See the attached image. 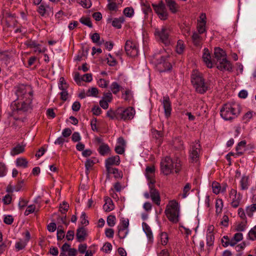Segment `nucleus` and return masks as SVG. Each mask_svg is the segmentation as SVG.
<instances>
[{"instance_id":"nucleus-1","label":"nucleus","mask_w":256,"mask_h":256,"mask_svg":"<svg viewBox=\"0 0 256 256\" xmlns=\"http://www.w3.org/2000/svg\"><path fill=\"white\" fill-rule=\"evenodd\" d=\"M17 98L10 104L11 116L23 114L32 109V90L30 86L18 84L15 87Z\"/></svg>"},{"instance_id":"nucleus-2","label":"nucleus","mask_w":256,"mask_h":256,"mask_svg":"<svg viewBox=\"0 0 256 256\" xmlns=\"http://www.w3.org/2000/svg\"><path fill=\"white\" fill-rule=\"evenodd\" d=\"M202 59L208 68H212L213 63H215L216 68L220 71L232 72V66L230 61L226 58V53L224 50L220 47L214 48V58L212 60L208 48H204Z\"/></svg>"},{"instance_id":"nucleus-3","label":"nucleus","mask_w":256,"mask_h":256,"mask_svg":"<svg viewBox=\"0 0 256 256\" xmlns=\"http://www.w3.org/2000/svg\"><path fill=\"white\" fill-rule=\"evenodd\" d=\"M156 168L154 166H147L145 170V176L148 180V186L150 189L151 194V198L154 202L156 205L160 206V198L159 192L155 188L156 179H155Z\"/></svg>"},{"instance_id":"nucleus-4","label":"nucleus","mask_w":256,"mask_h":256,"mask_svg":"<svg viewBox=\"0 0 256 256\" xmlns=\"http://www.w3.org/2000/svg\"><path fill=\"white\" fill-rule=\"evenodd\" d=\"M240 112V105L236 102L224 104L220 110V116L226 120L234 119Z\"/></svg>"},{"instance_id":"nucleus-5","label":"nucleus","mask_w":256,"mask_h":256,"mask_svg":"<svg viewBox=\"0 0 256 256\" xmlns=\"http://www.w3.org/2000/svg\"><path fill=\"white\" fill-rule=\"evenodd\" d=\"M191 82L198 94H204L208 90V84L205 82L202 74L198 71H193L191 75Z\"/></svg>"},{"instance_id":"nucleus-6","label":"nucleus","mask_w":256,"mask_h":256,"mask_svg":"<svg viewBox=\"0 0 256 256\" xmlns=\"http://www.w3.org/2000/svg\"><path fill=\"white\" fill-rule=\"evenodd\" d=\"M179 212L178 204L176 200H172L166 206L164 213L170 222L176 224L178 222Z\"/></svg>"},{"instance_id":"nucleus-7","label":"nucleus","mask_w":256,"mask_h":256,"mask_svg":"<svg viewBox=\"0 0 256 256\" xmlns=\"http://www.w3.org/2000/svg\"><path fill=\"white\" fill-rule=\"evenodd\" d=\"M171 32V28L166 26H162L160 29H156L154 35L160 42L165 46H168L170 44Z\"/></svg>"},{"instance_id":"nucleus-8","label":"nucleus","mask_w":256,"mask_h":256,"mask_svg":"<svg viewBox=\"0 0 256 256\" xmlns=\"http://www.w3.org/2000/svg\"><path fill=\"white\" fill-rule=\"evenodd\" d=\"M152 6L154 12L161 20H165L168 19V14L166 4L162 0H160L158 4H152Z\"/></svg>"},{"instance_id":"nucleus-9","label":"nucleus","mask_w":256,"mask_h":256,"mask_svg":"<svg viewBox=\"0 0 256 256\" xmlns=\"http://www.w3.org/2000/svg\"><path fill=\"white\" fill-rule=\"evenodd\" d=\"M174 161L170 156H166L162 160L160 164L162 172L166 176L170 174L174 169Z\"/></svg>"},{"instance_id":"nucleus-10","label":"nucleus","mask_w":256,"mask_h":256,"mask_svg":"<svg viewBox=\"0 0 256 256\" xmlns=\"http://www.w3.org/2000/svg\"><path fill=\"white\" fill-rule=\"evenodd\" d=\"M117 114H119L120 120L126 121L133 118L135 114V110L134 108L130 106L126 108H119Z\"/></svg>"},{"instance_id":"nucleus-11","label":"nucleus","mask_w":256,"mask_h":256,"mask_svg":"<svg viewBox=\"0 0 256 256\" xmlns=\"http://www.w3.org/2000/svg\"><path fill=\"white\" fill-rule=\"evenodd\" d=\"M168 56H162L157 60V67L160 72H165L172 70V65L169 60Z\"/></svg>"},{"instance_id":"nucleus-12","label":"nucleus","mask_w":256,"mask_h":256,"mask_svg":"<svg viewBox=\"0 0 256 256\" xmlns=\"http://www.w3.org/2000/svg\"><path fill=\"white\" fill-rule=\"evenodd\" d=\"M124 49L126 54L130 57L138 56V54L137 44L130 40H128L125 44Z\"/></svg>"},{"instance_id":"nucleus-13","label":"nucleus","mask_w":256,"mask_h":256,"mask_svg":"<svg viewBox=\"0 0 256 256\" xmlns=\"http://www.w3.org/2000/svg\"><path fill=\"white\" fill-rule=\"evenodd\" d=\"M162 104L164 109L165 116L168 118L171 115L172 108V103L168 96H163Z\"/></svg>"},{"instance_id":"nucleus-14","label":"nucleus","mask_w":256,"mask_h":256,"mask_svg":"<svg viewBox=\"0 0 256 256\" xmlns=\"http://www.w3.org/2000/svg\"><path fill=\"white\" fill-rule=\"evenodd\" d=\"M201 146L200 144L196 143L192 145L190 150V157L192 162H196L198 158Z\"/></svg>"},{"instance_id":"nucleus-15","label":"nucleus","mask_w":256,"mask_h":256,"mask_svg":"<svg viewBox=\"0 0 256 256\" xmlns=\"http://www.w3.org/2000/svg\"><path fill=\"white\" fill-rule=\"evenodd\" d=\"M120 158L118 155L108 158L106 159L105 161V166L108 172H110L111 166H118L120 164Z\"/></svg>"},{"instance_id":"nucleus-16","label":"nucleus","mask_w":256,"mask_h":256,"mask_svg":"<svg viewBox=\"0 0 256 256\" xmlns=\"http://www.w3.org/2000/svg\"><path fill=\"white\" fill-rule=\"evenodd\" d=\"M166 4L172 14H176L180 10V6L174 0H165Z\"/></svg>"},{"instance_id":"nucleus-17","label":"nucleus","mask_w":256,"mask_h":256,"mask_svg":"<svg viewBox=\"0 0 256 256\" xmlns=\"http://www.w3.org/2000/svg\"><path fill=\"white\" fill-rule=\"evenodd\" d=\"M105 204L103 206L104 210L107 212L112 211L114 209V204L112 200L108 197H104Z\"/></svg>"},{"instance_id":"nucleus-18","label":"nucleus","mask_w":256,"mask_h":256,"mask_svg":"<svg viewBox=\"0 0 256 256\" xmlns=\"http://www.w3.org/2000/svg\"><path fill=\"white\" fill-rule=\"evenodd\" d=\"M206 16H204V18H201V20H198V23L197 25V30L198 31V34H202L204 33L206 30Z\"/></svg>"},{"instance_id":"nucleus-19","label":"nucleus","mask_w":256,"mask_h":256,"mask_svg":"<svg viewBox=\"0 0 256 256\" xmlns=\"http://www.w3.org/2000/svg\"><path fill=\"white\" fill-rule=\"evenodd\" d=\"M142 226L144 231L146 233V236H148V240L150 242H152L153 240V235L152 230L150 226L144 222H143L142 224Z\"/></svg>"},{"instance_id":"nucleus-20","label":"nucleus","mask_w":256,"mask_h":256,"mask_svg":"<svg viewBox=\"0 0 256 256\" xmlns=\"http://www.w3.org/2000/svg\"><path fill=\"white\" fill-rule=\"evenodd\" d=\"M98 151L101 156H104L110 152V149L108 144H102L98 148Z\"/></svg>"},{"instance_id":"nucleus-21","label":"nucleus","mask_w":256,"mask_h":256,"mask_svg":"<svg viewBox=\"0 0 256 256\" xmlns=\"http://www.w3.org/2000/svg\"><path fill=\"white\" fill-rule=\"evenodd\" d=\"M96 160L95 158H88L86 160L85 162V167H86V173L87 175L90 172V170L92 169V166L94 164H96Z\"/></svg>"},{"instance_id":"nucleus-22","label":"nucleus","mask_w":256,"mask_h":256,"mask_svg":"<svg viewBox=\"0 0 256 256\" xmlns=\"http://www.w3.org/2000/svg\"><path fill=\"white\" fill-rule=\"evenodd\" d=\"M192 41L194 44L196 46H199L202 45V38L200 34L194 32L192 36Z\"/></svg>"},{"instance_id":"nucleus-23","label":"nucleus","mask_w":256,"mask_h":256,"mask_svg":"<svg viewBox=\"0 0 256 256\" xmlns=\"http://www.w3.org/2000/svg\"><path fill=\"white\" fill-rule=\"evenodd\" d=\"M246 142L245 140H242L239 142L236 148V155L238 156H242L244 154V152L241 151L242 148H244L246 146Z\"/></svg>"},{"instance_id":"nucleus-24","label":"nucleus","mask_w":256,"mask_h":256,"mask_svg":"<svg viewBox=\"0 0 256 256\" xmlns=\"http://www.w3.org/2000/svg\"><path fill=\"white\" fill-rule=\"evenodd\" d=\"M118 114V108L116 110L110 109L107 112L106 116L111 120H120L119 114Z\"/></svg>"},{"instance_id":"nucleus-25","label":"nucleus","mask_w":256,"mask_h":256,"mask_svg":"<svg viewBox=\"0 0 256 256\" xmlns=\"http://www.w3.org/2000/svg\"><path fill=\"white\" fill-rule=\"evenodd\" d=\"M124 18L123 16L120 17L119 18H115L112 21V26L118 29L122 28V24L124 22Z\"/></svg>"},{"instance_id":"nucleus-26","label":"nucleus","mask_w":256,"mask_h":256,"mask_svg":"<svg viewBox=\"0 0 256 256\" xmlns=\"http://www.w3.org/2000/svg\"><path fill=\"white\" fill-rule=\"evenodd\" d=\"M16 165L17 166L26 168L28 166V161L24 158H18L16 160Z\"/></svg>"},{"instance_id":"nucleus-27","label":"nucleus","mask_w":256,"mask_h":256,"mask_svg":"<svg viewBox=\"0 0 256 256\" xmlns=\"http://www.w3.org/2000/svg\"><path fill=\"white\" fill-rule=\"evenodd\" d=\"M24 151V146H20V144L16 145L15 147H14L12 152L11 154L12 156L18 154H20Z\"/></svg>"},{"instance_id":"nucleus-28","label":"nucleus","mask_w":256,"mask_h":256,"mask_svg":"<svg viewBox=\"0 0 256 256\" xmlns=\"http://www.w3.org/2000/svg\"><path fill=\"white\" fill-rule=\"evenodd\" d=\"M184 48L185 46L183 40H179L177 42L176 48V52L179 54H182L184 50Z\"/></svg>"},{"instance_id":"nucleus-29","label":"nucleus","mask_w":256,"mask_h":256,"mask_svg":"<svg viewBox=\"0 0 256 256\" xmlns=\"http://www.w3.org/2000/svg\"><path fill=\"white\" fill-rule=\"evenodd\" d=\"M118 236L119 238L120 239L124 238L128 234V229L122 228V226H118Z\"/></svg>"},{"instance_id":"nucleus-30","label":"nucleus","mask_w":256,"mask_h":256,"mask_svg":"<svg viewBox=\"0 0 256 256\" xmlns=\"http://www.w3.org/2000/svg\"><path fill=\"white\" fill-rule=\"evenodd\" d=\"M122 89V87L117 82H112L110 86V90L114 94H117Z\"/></svg>"},{"instance_id":"nucleus-31","label":"nucleus","mask_w":256,"mask_h":256,"mask_svg":"<svg viewBox=\"0 0 256 256\" xmlns=\"http://www.w3.org/2000/svg\"><path fill=\"white\" fill-rule=\"evenodd\" d=\"M214 236L212 232H210L206 235V244L208 246H213Z\"/></svg>"},{"instance_id":"nucleus-32","label":"nucleus","mask_w":256,"mask_h":256,"mask_svg":"<svg viewBox=\"0 0 256 256\" xmlns=\"http://www.w3.org/2000/svg\"><path fill=\"white\" fill-rule=\"evenodd\" d=\"M223 208V202L222 199L218 198L216 200V212L217 214H220L222 211V208Z\"/></svg>"},{"instance_id":"nucleus-33","label":"nucleus","mask_w":256,"mask_h":256,"mask_svg":"<svg viewBox=\"0 0 256 256\" xmlns=\"http://www.w3.org/2000/svg\"><path fill=\"white\" fill-rule=\"evenodd\" d=\"M248 176H243L240 181V187L242 190H246L248 188Z\"/></svg>"},{"instance_id":"nucleus-34","label":"nucleus","mask_w":256,"mask_h":256,"mask_svg":"<svg viewBox=\"0 0 256 256\" xmlns=\"http://www.w3.org/2000/svg\"><path fill=\"white\" fill-rule=\"evenodd\" d=\"M212 192L214 194H218L220 192L221 186L220 183L214 181L212 183Z\"/></svg>"},{"instance_id":"nucleus-35","label":"nucleus","mask_w":256,"mask_h":256,"mask_svg":"<svg viewBox=\"0 0 256 256\" xmlns=\"http://www.w3.org/2000/svg\"><path fill=\"white\" fill-rule=\"evenodd\" d=\"M69 208V204L66 202H63L60 204L59 206V210L62 214H65L68 210Z\"/></svg>"},{"instance_id":"nucleus-36","label":"nucleus","mask_w":256,"mask_h":256,"mask_svg":"<svg viewBox=\"0 0 256 256\" xmlns=\"http://www.w3.org/2000/svg\"><path fill=\"white\" fill-rule=\"evenodd\" d=\"M98 94V90L96 88H92L90 89H88V90L86 92V96H94L97 97Z\"/></svg>"},{"instance_id":"nucleus-37","label":"nucleus","mask_w":256,"mask_h":256,"mask_svg":"<svg viewBox=\"0 0 256 256\" xmlns=\"http://www.w3.org/2000/svg\"><path fill=\"white\" fill-rule=\"evenodd\" d=\"M24 44L30 48H38L40 46V44H37L35 41L32 40H26Z\"/></svg>"},{"instance_id":"nucleus-38","label":"nucleus","mask_w":256,"mask_h":256,"mask_svg":"<svg viewBox=\"0 0 256 256\" xmlns=\"http://www.w3.org/2000/svg\"><path fill=\"white\" fill-rule=\"evenodd\" d=\"M172 160L174 161V168L175 169V172L178 174L181 170L180 161L178 158Z\"/></svg>"},{"instance_id":"nucleus-39","label":"nucleus","mask_w":256,"mask_h":256,"mask_svg":"<svg viewBox=\"0 0 256 256\" xmlns=\"http://www.w3.org/2000/svg\"><path fill=\"white\" fill-rule=\"evenodd\" d=\"M248 236L252 240H256V225L249 231Z\"/></svg>"},{"instance_id":"nucleus-40","label":"nucleus","mask_w":256,"mask_h":256,"mask_svg":"<svg viewBox=\"0 0 256 256\" xmlns=\"http://www.w3.org/2000/svg\"><path fill=\"white\" fill-rule=\"evenodd\" d=\"M81 24H82L90 28L92 27V24L90 20V18L88 17H82Z\"/></svg>"},{"instance_id":"nucleus-41","label":"nucleus","mask_w":256,"mask_h":256,"mask_svg":"<svg viewBox=\"0 0 256 256\" xmlns=\"http://www.w3.org/2000/svg\"><path fill=\"white\" fill-rule=\"evenodd\" d=\"M109 173L113 174H114V177L116 178H122V172H119L117 168H111L110 172Z\"/></svg>"},{"instance_id":"nucleus-42","label":"nucleus","mask_w":256,"mask_h":256,"mask_svg":"<svg viewBox=\"0 0 256 256\" xmlns=\"http://www.w3.org/2000/svg\"><path fill=\"white\" fill-rule=\"evenodd\" d=\"M62 226H58L57 231V239L58 240H62L64 237V232L62 229Z\"/></svg>"},{"instance_id":"nucleus-43","label":"nucleus","mask_w":256,"mask_h":256,"mask_svg":"<svg viewBox=\"0 0 256 256\" xmlns=\"http://www.w3.org/2000/svg\"><path fill=\"white\" fill-rule=\"evenodd\" d=\"M92 80V74L88 73L81 76V81L90 82Z\"/></svg>"},{"instance_id":"nucleus-44","label":"nucleus","mask_w":256,"mask_h":256,"mask_svg":"<svg viewBox=\"0 0 256 256\" xmlns=\"http://www.w3.org/2000/svg\"><path fill=\"white\" fill-rule=\"evenodd\" d=\"M116 218L114 216L110 215L107 218V224L110 226H113L116 224Z\"/></svg>"},{"instance_id":"nucleus-45","label":"nucleus","mask_w":256,"mask_h":256,"mask_svg":"<svg viewBox=\"0 0 256 256\" xmlns=\"http://www.w3.org/2000/svg\"><path fill=\"white\" fill-rule=\"evenodd\" d=\"M161 243L165 246L167 244L168 240V235L166 232H162L160 234Z\"/></svg>"},{"instance_id":"nucleus-46","label":"nucleus","mask_w":256,"mask_h":256,"mask_svg":"<svg viewBox=\"0 0 256 256\" xmlns=\"http://www.w3.org/2000/svg\"><path fill=\"white\" fill-rule=\"evenodd\" d=\"M256 210V204H252L250 208L246 210V214L249 217H252L253 212Z\"/></svg>"},{"instance_id":"nucleus-47","label":"nucleus","mask_w":256,"mask_h":256,"mask_svg":"<svg viewBox=\"0 0 256 256\" xmlns=\"http://www.w3.org/2000/svg\"><path fill=\"white\" fill-rule=\"evenodd\" d=\"M10 59V56L6 51L0 52V61L7 62Z\"/></svg>"},{"instance_id":"nucleus-48","label":"nucleus","mask_w":256,"mask_h":256,"mask_svg":"<svg viewBox=\"0 0 256 256\" xmlns=\"http://www.w3.org/2000/svg\"><path fill=\"white\" fill-rule=\"evenodd\" d=\"M124 14L126 16L130 18L134 15V9L132 8H126L124 10Z\"/></svg>"},{"instance_id":"nucleus-49","label":"nucleus","mask_w":256,"mask_h":256,"mask_svg":"<svg viewBox=\"0 0 256 256\" xmlns=\"http://www.w3.org/2000/svg\"><path fill=\"white\" fill-rule=\"evenodd\" d=\"M59 88L61 90H66L68 88V85L65 82L63 77H61L60 79Z\"/></svg>"},{"instance_id":"nucleus-50","label":"nucleus","mask_w":256,"mask_h":256,"mask_svg":"<svg viewBox=\"0 0 256 256\" xmlns=\"http://www.w3.org/2000/svg\"><path fill=\"white\" fill-rule=\"evenodd\" d=\"M109 84V81L106 80L104 78H100L98 81V86L102 88H106L108 87Z\"/></svg>"},{"instance_id":"nucleus-51","label":"nucleus","mask_w":256,"mask_h":256,"mask_svg":"<svg viewBox=\"0 0 256 256\" xmlns=\"http://www.w3.org/2000/svg\"><path fill=\"white\" fill-rule=\"evenodd\" d=\"M38 12L39 14L42 16H44L46 14V7L42 4L38 8Z\"/></svg>"},{"instance_id":"nucleus-52","label":"nucleus","mask_w":256,"mask_h":256,"mask_svg":"<svg viewBox=\"0 0 256 256\" xmlns=\"http://www.w3.org/2000/svg\"><path fill=\"white\" fill-rule=\"evenodd\" d=\"M191 188V185L190 183H187L183 188V193L182 194V198H185L188 194V192L190 191Z\"/></svg>"},{"instance_id":"nucleus-53","label":"nucleus","mask_w":256,"mask_h":256,"mask_svg":"<svg viewBox=\"0 0 256 256\" xmlns=\"http://www.w3.org/2000/svg\"><path fill=\"white\" fill-rule=\"evenodd\" d=\"M88 217L86 216L84 212H82L81 214V225L88 226L89 224V221L88 220Z\"/></svg>"},{"instance_id":"nucleus-54","label":"nucleus","mask_w":256,"mask_h":256,"mask_svg":"<svg viewBox=\"0 0 256 256\" xmlns=\"http://www.w3.org/2000/svg\"><path fill=\"white\" fill-rule=\"evenodd\" d=\"M247 223V221L246 220L245 222H242L240 224H239L236 228V230L238 232H243L244 230L246 224Z\"/></svg>"},{"instance_id":"nucleus-55","label":"nucleus","mask_w":256,"mask_h":256,"mask_svg":"<svg viewBox=\"0 0 256 256\" xmlns=\"http://www.w3.org/2000/svg\"><path fill=\"white\" fill-rule=\"evenodd\" d=\"M6 165L0 162V177L4 176L6 175Z\"/></svg>"},{"instance_id":"nucleus-56","label":"nucleus","mask_w":256,"mask_h":256,"mask_svg":"<svg viewBox=\"0 0 256 256\" xmlns=\"http://www.w3.org/2000/svg\"><path fill=\"white\" fill-rule=\"evenodd\" d=\"M88 236L87 229L81 226V242L84 241Z\"/></svg>"},{"instance_id":"nucleus-57","label":"nucleus","mask_w":256,"mask_h":256,"mask_svg":"<svg viewBox=\"0 0 256 256\" xmlns=\"http://www.w3.org/2000/svg\"><path fill=\"white\" fill-rule=\"evenodd\" d=\"M152 134L153 137L155 138L157 140L163 136L162 132L161 131L157 130H154L152 131Z\"/></svg>"},{"instance_id":"nucleus-58","label":"nucleus","mask_w":256,"mask_h":256,"mask_svg":"<svg viewBox=\"0 0 256 256\" xmlns=\"http://www.w3.org/2000/svg\"><path fill=\"white\" fill-rule=\"evenodd\" d=\"M24 183V180H19L18 182L14 186V190L16 192L20 191L21 190V188H22V187L23 186Z\"/></svg>"},{"instance_id":"nucleus-59","label":"nucleus","mask_w":256,"mask_h":256,"mask_svg":"<svg viewBox=\"0 0 256 256\" xmlns=\"http://www.w3.org/2000/svg\"><path fill=\"white\" fill-rule=\"evenodd\" d=\"M112 248V245L111 244L108 242H106L104 244V245L102 249L105 252L107 253L109 251L111 250Z\"/></svg>"},{"instance_id":"nucleus-60","label":"nucleus","mask_w":256,"mask_h":256,"mask_svg":"<svg viewBox=\"0 0 256 256\" xmlns=\"http://www.w3.org/2000/svg\"><path fill=\"white\" fill-rule=\"evenodd\" d=\"M81 6L84 8H88L92 6L90 0H81Z\"/></svg>"},{"instance_id":"nucleus-61","label":"nucleus","mask_w":256,"mask_h":256,"mask_svg":"<svg viewBox=\"0 0 256 256\" xmlns=\"http://www.w3.org/2000/svg\"><path fill=\"white\" fill-rule=\"evenodd\" d=\"M143 12L145 14V16H148L149 13L152 12V10L149 4H144L142 8Z\"/></svg>"},{"instance_id":"nucleus-62","label":"nucleus","mask_w":256,"mask_h":256,"mask_svg":"<svg viewBox=\"0 0 256 256\" xmlns=\"http://www.w3.org/2000/svg\"><path fill=\"white\" fill-rule=\"evenodd\" d=\"M14 222V218L11 215H8L4 218V222L7 224L10 225Z\"/></svg>"},{"instance_id":"nucleus-63","label":"nucleus","mask_w":256,"mask_h":256,"mask_svg":"<svg viewBox=\"0 0 256 256\" xmlns=\"http://www.w3.org/2000/svg\"><path fill=\"white\" fill-rule=\"evenodd\" d=\"M26 246V244L24 242H18L16 244V248L17 251H19L24 249Z\"/></svg>"},{"instance_id":"nucleus-64","label":"nucleus","mask_w":256,"mask_h":256,"mask_svg":"<svg viewBox=\"0 0 256 256\" xmlns=\"http://www.w3.org/2000/svg\"><path fill=\"white\" fill-rule=\"evenodd\" d=\"M91 39L93 42L98 43L100 40V34L97 32H95V33L93 34L91 36Z\"/></svg>"}]
</instances>
